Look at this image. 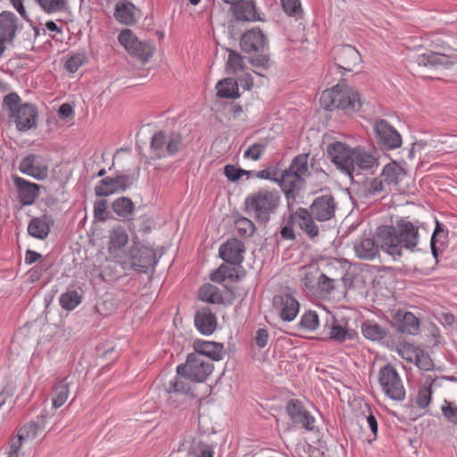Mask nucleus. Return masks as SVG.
Returning <instances> with one entry per match:
<instances>
[{
    "instance_id": "obj_1",
    "label": "nucleus",
    "mask_w": 457,
    "mask_h": 457,
    "mask_svg": "<svg viewBox=\"0 0 457 457\" xmlns=\"http://www.w3.org/2000/svg\"><path fill=\"white\" fill-rule=\"evenodd\" d=\"M213 364L199 353L187 355L185 364L177 367V375L163 383L164 393L168 404L178 408L187 399L196 397L192 384L204 382L212 372Z\"/></svg>"
},
{
    "instance_id": "obj_2",
    "label": "nucleus",
    "mask_w": 457,
    "mask_h": 457,
    "mask_svg": "<svg viewBox=\"0 0 457 457\" xmlns=\"http://www.w3.org/2000/svg\"><path fill=\"white\" fill-rule=\"evenodd\" d=\"M377 237L381 249L395 260L402 255L403 248L413 250L418 245L419 228L411 221L400 220L395 227H378Z\"/></svg>"
},
{
    "instance_id": "obj_3",
    "label": "nucleus",
    "mask_w": 457,
    "mask_h": 457,
    "mask_svg": "<svg viewBox=\"0 0 457 457\" xmlns=\"http://www.w3.org/2000/svg\"><path fill=\"white\" fill-rule=\"evenodd\" d=\"M378 158L375 154L368 152L361 146H350L345 143V174H346L352 183L356 185V188H345V193L353 202L352 191H359V187L363 184L366 178L361 173L362 170H372L378 167Z\"/></svg>"
},
{
    "instance_id": "obj_4",
    "label": "nucleus",
    "mask_w": 457,
    "mask_h": 457,
    "mask_svg": "<svg viewBox=\"0 0 457 457\" xmlns=\"http://www.w3.org/2000/svg\"><path fill=\"white\" fill-rule=\"evenodd\" d=\"M280 204V193L276 189L261 188L245 200V212L258 223L266 224Z\"/></svg>"
},
{
    "instance_id": "obj_5",
    "label": "nucleus",
    "mask_w": 457,
    "mask_h": 457,
    "mask_svg": "<svg viewBox=\"0 0 457 457\" xmlns=\"http://www.w3.org/2000/svg\"><path fill=\"white\" fill-rule=\"evenodd\" d=\"M308 158L309 154H298L284 170L280 179H275L288 200L295 199L305 185V177L309 173Z\"/></svg>"
},
{
    "instance_id": "obj_6",
    "label": "nucleus",
    "mask_w": 457,
    "mask_h": 457,
    "mask_svg": "<svg viewBox=\"0 0 457 457\" xmlns=\"http://www.w3.org/2000/svg\"><path fill=\"white\" fill-rule=\"evenodd\" d=\"M378 382L384 394L390 399L401 402L405 398L406 391L403 381L391 364H386L379 370Z\"/></svg>"
},
{
    "instance_id": "obj_7",
    "label": "nucleus",
    "mask_w": 457,
    "mask_h": 457,
    "mask_svg": "<svg viewBox=\"0 0 457 457\" xmlns=\"http://www.w3.org/2000/svg\"><path fill=\"white\" fill-rule=\"evenodd\" d=\"M182 137L179 133L171 132L169 136L160 130L152 137L150 150L155 159L167 158L176 154L181 146Z\"/></svg>"
},
{
    "instance_id": "obj_8",
    "label": "nucleus",
    "mask_w": 457,
    "mask_h": 457,
    "mask_svg": "<svg viewBox=\"0 0 457 457\" xmlns=\"http://www.w3.org/2000/svg\"><path fill=\"white\" fill-rule=\"evenodd\" d=\"M120 44L128 53L145 62L152 57L154 47L147 42L139 40L131 29H125L118 36Z\"/></svg>"
},
{
    "instance_id": "obj_9",
    "label": "nucleus",
    "mask_w": 457,
    "mask_h": 457,
    "mask_svg": "<svg viewBox=\"0 0 457 457\" xmlns=\"http://www.w3.org/2000/svg\"><path fill=\"white\" fill-rule=\"evenodd\" d=\"M373 129L377 143L381 147L392 150L401 146V135L387 120L384 119L376 120Z\"/></svg>"
},
{
    "instance_id": "obj_10",
    "label": "nucleus",
    "mask_w": 457,
    "mask_h": 457,
    "mask_svg": "<svg viewBox=\"0 0 457 457\" xmlns=\"http://www.w3.org/2000/svg\"><path fill=\"white\" fill-rule=\"evenodd\" d=\"M228 55L226 63V71L228 74L235 75L240 81L241 86L250 90L253 85V78L247 72V66L243 56L231 49H227Z\"/></svg>"
},
{
    "instance_id": "obj_11",
    "label": "nucleus",
    "mask_w": 457,
    "mask_h": 457,
    "mask_svg": "<svg viewBox=\"0 0 457 457\" xmlns=\"http://www.w3.org/2000/svg\"><path fill=\"white\" fill-rule=\"evenodd\" d=\"M130 265L133 270L146 272L157 263L154 251L148 246L135 243L129 251Z\"/></svg>"
},
{
    "instance_id": "obj_12",
    "label": "nucleus",
    "mask_w": 457,
    "mask_h": 457,
    "mask_svg": "<svg viewBox=\"0 0 457 457\" xmlns=\"http://www.w3.org/2000/svg\"><path fill=\"white\" fill-rule=\"evenodd\" d=\"M287 413L291 421L307 431H314L315 418L305 408L303 403L297 399H291L287 403Z\"/></svg>"
},
{
    "instance_id": "obj_13",
    "label": "nucleus",
    "mask_w": 457,
    "mask_h": 457,
    "mask_svg": "<svg viewBox=\"0 0 457 457\" xmlns=\"http://www.w3.org/2000/svg\"><path fill=\"white\" fill-rule=\"evenodd\" d=\"M133 183V178L129 175H120L116 178L106 177L102 179L95 187L98 196H108L112 194L123 192Z\"/></svg>"
},
{
    "instance_id": "obj_14",
    "label": "nucleus",
    "mask_w": 457,
    "mask_h": 457,
    "mask_svg": "<svg viewBox=\"0 0 457 457\" xmlns=\"http://www.w3.org/2000/svg\"><path fill=\"white\" fill-rule=\"evenodd\" d=\"M240 47L248 54L264 52L268 47V39L259 28H253L241 36Z\"/></svg>"
},
{
    "instance_id": "obj_15",
    "label": "nucleus",
    "mask_w": 457,
    "mask_h": 457,
    "mask_svg": "<svg viewBox=\"0 0 457 457\" xmlns=\"http://www.w3.org/2000/svg\"><path fill=\"white\" fill-rule=\"evenodd\" d=\"M273 305L279 311L280 318L285 321H292L299 312L300 304L290 294H281L273 298Z\"/></svg>"
},
{
    "instance_id": "obj_16",
    "label": "nucleus",
    "mask_w": 457,
    "mask_h": 457,
    "mask_svg": "<svg viewBox=\"0 0 457 457\" xmlns=\"http://www.w3.org/2000/svg\"><path fill=\"white\" fill-rule=\"evenodd\" d=\"M37 111L35 105L31 104H23L19 106L16 112L12 115L16 123V128L20 131H27L36 127V119Z\"/></svg>"
},
{
    "instance_id": "obj_17",
    "label": "nucleus",
    "mask_w": 457,
    "mask_h": 457,
    "mask_svg": "<svg viewBox=\"0 0 457 457\" xmlns=\"http://www.w3.org/2000/svg\"><path fill=\"white\" fill-rule=\"evenodd\" d=\"M244 244L236 238H232L222 244L219 250L220 258L230 264H240L243 262Z\"/></svg>"
},
{
    "instance_id": "obj_18",
    "label": "nucleus",
    "mask_w": 457,
    "mask_h": 457,
    "mask_svg": "<svg viewBox=\"0 0 457 457\" xmlns=\"http://www.w3.org/2000/svg\"><path fill=\"white\" fill-rule=\"evenodd\" d=\"M113 15L120 23L131 26L141 18L142 12L132 3L120 1L116 4Z\"/></svg>"
},
{
    "instance_id": "obj_19",
    "label": "nucleus",
    "mask_w": 457,
    "mask_h": 457,
    "mask_svg": "<svg viewBox=\"0 0 457 457\" xmlns=\"http://www.w3.org/2000/svg\"><path fill=\"white\" fill-rule=\"evenodd\" d=\"M20 170L37 180H43L48 176V168L38 162V157L29 154L23 158L19 165Z\"/></svg>"
},
{
    "instance_id": "obj_20",
    "label": "nucleus",
    "mask_w": 457,
    "mask_h": 457,
    "mask_svg": "<svg viewBox=\"0 0 457 457\" xmlns=\"http://www.w3.org/2000/svg\"><path fill=\"white\" fill-rule=\"evenodd\" d=\"M311 213L318 220H329L335 212L334 199L331 195H322L311 205Z\"/></svg>"
},
{
    "instance_id": "obj_21",
    "label": "nucleus",
    "mask_w": 457,
    "mask_h": 457,
    "mask_svg": "<svg viewBox=\"0 0 457 457\" xmlns=\"http://www.w3.org/2000/svg\"><path fill=\"white\" fill-rule=\"evenodd\" d=\"M13 183L17 188L19 198L22 204L30 205L34 204L38 196L40 187L36 183L29 182L20 177H14Z\"/></svg>"
},
{
    "instance_id": "obj_22",
    "label": "nucleus",
    "mask_w": 457,
    "mask_h": 457,
    "mask_svg": "<svg viewBox=\"0 0 457 457\" xmlns=\"http://www.w3.org/2000/svg\"><path fill=\"white\" fill-rule=\"evenodd\" d=\"M195 325L201 334L212 335L217 327L216 316L210 308H201L195 312Z\"/></svg>"
},
{
    "instance_id": "obj_23",
    "label": "nucleus",
    "mask_w": 457,
    "mask_h": 457,
    "mask_svg": "<svg viewBox=\"0 0 457 457\" xmlns=\"http://www.w3.org/2000/svg\"><path fill=\"white\" fill-rule=\"evenodd\" d=\"M415 62L419 67L428 69L448 67L453 63L448 55L431 51L419 54Z\"/></svg>"
},
{
    "instance_id": "obj_24",
    "label": "nucleus",
    "mask_w": 457,
    "mask_h": 457,
    "mask_svg": "<svg viewBox=\"0 0 457 457\" xmlns=\"http://www.w3.org/2000/svg\"><path fill=\"white\" fill-rule=\"evenodd\" d=\"M363 102L353 87L345 86V116H361Z\"/></svg>"
},
{
    "instance_id": "obj_25",
    "label": "nucleus",
    "mask_w": 457,
    "mask_h": 457,
    "mask_svg": "<svg viewBox=\"0 0 457 457\" xmlns=\"http://www.w3.org/2000/svg\"><path fill=\"white\" fill-rule=\"evenodd\" d=\"M340 81L333 87L324 90L320 96V104L328 111L338 110L343 104V89Z\"/></svg>"
},
{
    "instance_id": "obj_26",
    "label": "nucleus",
    "mask_w": 457,
    "mask_h": 457,
    "mask_svg": "<svg viewBox=\"0 0 457 457\" xmlns=\"http://www.w3.org/2000/svg\"><path fill=\"white\" fill-rule=\"evenodd\" d=\"M232 5L233 13L237 20L245 21H262L253 0L239 1Z\"/></svg>"
},
{
    "instance_id": "obj_27",
    "label": "nucleus",
    "mask_w": 457,
    "mask_h": 457,
    "mask_svg": "<svg viewBox=\"0 0 457 457\" xmlns=\"http://www.w3.org/2000/svg\"><path fill=\"white\" fill-rule=\"evenodd\" d=\"M54 223L51 216L43 215L30 220L28 225V233L37 239H45L50 232V227Z\"/></svg>"
},
{
    "instance_id": "obj_28",
    "label": "nucleus",
    "mask_w": 457,
    "mask_h": 457,
    "mask_svg": "<svg viewBox=\"0 0 457 457\" xmlns=\"http://www.w3.org/2000/svg\"><path fill=\"white\" fill-rule=\"evenodd\" d=\"M378 241L377 243L370 237L357 240L353 244V250L356 255L361 259L371 260L375 258L378 253Z\"/></svg>"
},
{
    "instance_id": "obj_29",
    "label": "nucleus",
    "mask_w": 457,
    "mask_h": 457,
    "mask_svg": "<svg viewBox=\"0 0 457 457\" xmlns=\"http://www.w3.org/2000/svg\"><path fill=\"white\" fill-rule=\"evenodd\" d=\"M195 353H199L206 359L219 361L222 358V345L209 341H195L194 343Z\"/></svg>"
},
{
    "instance_id": "obj_30",
    "label": "nucleus",
    "mask_w": 457,
    "mask_h": 457,
    "mask_svg": "<svg viewBox=\"0 0 457 457\" xmlns=\"http://www.w3.org/2000/svg\"><path fill=\"white\" fill-rule=\"evenodd\" d=\"M217 96L220 98L237 99L240 96L238 83L233 78H226L216 85Z\"/></svg>"
},
{
    "instance_id": "obj_31",
    "label": "nucleus",
    "mask_w": 457,
    "mask_h": 457,
    "mask_svg": "<svg viewBox=\"0 0 457 457\" xmlns=\"http://www.w3.org/2000/svg\"><path fill=\"white\" fill-rule=\"evenodd\" d=\"M16 19L14 14L3 12L0 15V37L6 42H12L16 31Z\"/></svg>"
},
{
    "instance_id": "obj_32",
    "label": "nucleus",
    "mask_w": 457,
    "mask_h": 457,
    "mask_svg": "<svg viewBox=\"0 0 457 457\" xmlns=\"http://www.w3.org/2000/svg\"><path fill=\"white\" fill-rule=\"evenodd\" d=\"M70 382L68 378L55 383L53 388V406L57 409L64 404L70 394Z\"/></svg>"
},
{
    "instance_id": "obj_33",
    "label": "nucleus",
    "mask_w": 457,
    "mask_h": 457,
    "mask_svg": "<svg viewBox=\"0 0 457 457\" xmlns=\"http://www.w3.org/2000/svg\"><path fill=\"white\" fill-rule=\"evenodd\" d=\"M296 216L299 220L300 228L306 232L310 237L318 236L319 228L313 221L315 218L312 215L311 212L300 208L296 212Z\"/></svg>"
},
{
    "instance_id": "obj_34",
    "label": "nucleus",
    "mask_w": 457,
    "mask_h": 457,
    "mask_svg": "<svg viewBox=\"0 0 457 457\" xmlns=\"http://www.w3.org/2000/svg\"><path fill=\"white\" fill-rule=\"evenodd\" d=\"M129 236L126 229L121 226L114 227L110 231L109 249L116 251L121 249L127 245Z\"/></svg>"
},
{
    "instance_id": "obj_35",
    "label": "nucleus",
    "mask_w": 457,
    "mask_h": 457,
    "mask_svg": "<svg viewBox=\"0 0 457 457\" xmlns=\"http://www.w3.org/2000/svg\"><path fill=\"white\" fill-rule=\"evenodd\" d=\"M199 299L210 303H223V296L220 290L212 284H205L199 289Z\"/></svg>"
},
{
    "instance_id": "obj_36",
    "label": "nucleus",
    "mask_w": 457,
    "mask_h": 457,
    "mask_svg": "<svg viewBox=\"0 0 457 457\" xmlns=\"http://www.w3.org/2000/svg\"><path fill=\"white\" fill-rule=\"evenodd\" d=\"M41 421H31L20 428L18 438L13 439L12 442H15L16 445L20 444L21 445V442L26 439L34 438L37 436L38 432L43 430Z\"/></svg>"
},
{
    "instance_id": "obj_37",
    "label": "nucleus",
    "mask_w": 457,
    "mask_h": 457,
    "mask_svg": "<svg viewBox=\"0 0 457 457\" xmlns=\"http://www.w3.org/2000/svg\"><path fill=\"white\" fill-rule=\"evenodd\" d=\"M420 322L411 312H405L398 320V330L402 333L415 335L419 330Z\"/></svg>"
},
{
    "instance_id": "obj_38",
    "label": "nucleus",
    "mask_w": 457,
    "mask_h": 457,
    "mask_svg": "<svg viewBox=\"0 0 457 457\" xmlns=\"http://www.w3.org/2000/svg\"><path fill=\"white\" fill-rule=\"evenodd\" d=\"M361 63V56L358 50L351 45H345V72L354 71Z\"/></svg>"
},
{
    "instance_id": "obj_39",
    "label": "nucleus",
    "mask_w": 457,
    "mask_h": 457,
    "mask_svg": "<svg viewBox=\"0 0 457 457\" xmlns=\"http://www.w3.org/2000/svg\"><path fill=\"white\" fill-rule=\"evenodd\" d=\"M113 212L124 219H130L134 211V204L129 197L117 198L112 203Z\"/></svg>"
},
{
    "instance_id": "obj_40",
    "label": "nucleus",
    "mask_w": 457,
    "mask_h": 457,
    "mask_svg": "<svg viewBox=\"0 0 457 457\" xmlns=\"http://www.w3.org/2000/svg\"><path fill=\"white\" fill-rule=\"evenodd\" d=\"M363 336L370 340H380L386 336V331L381 326L372 321H366L361 326Z\"/></svg>"
},
{
    "instance_id": "obj_41",
    "label": "nucleus",
    "mask_w": 457,
    "mask_h": 457,
    "mask_svg": "<svg viewBox=\"0 0 457 457\" xmlns=\"http://www.w3.org/2000/svg\"><path fill=\"white\" fill-rule=\"evenodd\" d=\"M37 3L46 13L62 12L69 9L68 0H37Z\"/></svg>"
},
{
    "instance_id": "obj_42",
    "label": "nucleus",
    "mask_w": 457,
    "mask_h": 457,
    "mask_svg": "<svg viewBox=\"0 0 457 457\" xmlns=\"http://www.w3.org/2000/svg\"><path fill=\"white\" fill-rule=\"evenodd\" d=\"M327 154L330 162H333L336 167L343 171V143L334 142L328 145Z\"/></svg>"
},
{
    "instance_id": "obj_43",
    "label": "nucleus",
    "mask_w": 457,
    "mask_h": 457,
    "mask_svg": "<svg viewBox=\"0 0 457 457\" xmlns=\"http://www.w3.org/2000/svg\"><path fill=\"white\" fill-rule=\"evenodd\" d=\"M400 172L401 168L395 162H390L383 168L380 176L386 185H397Z\"/></svg>"
},
{
    "instance_id": "obj_44",
    "label": "nucleus",
    "mask_w": 457,
    "mask_h": 457,
    "mask_svg": "<svg viewBox=\"0 0 457 457\" xmlns=\"http://www.w3.org/2000/svg\"><path fill=\"white\" fill-rule=\"evenodd\" d=\"M61 306L67 310H74L81 302V296L76 291H68L63 293L60 296Z\"/></svg>"
},
{
    "instance_id": "obj_45",
    "label": "nucleus",
    "mask_w": 457,
    "mask_h": 457,
    "mask_svg": "<svg viewBox=\"0 0 457 457\" xmlns=\"http://www.w3.org/2000/svg\"><path fill=\"white\" fill-rule=\"evenodd\" d=\"M420 347H416L415 345L409 343H403L397 345L396 352L405 361L410 362H414L415 359L418 355V351H420Z\"/></svg>"
},
{
    "instance_id": "obj_46",
    "label": "nucleus",
    "mask_w": 457,
    "mask_h": 457,
    "mask_svg": "<svg viewBox=\"0 0 457 457\" xmlns=\"http://www.w3.org/2000/svg\"><path fill=\"white\" fill-rule=\"evenodd\" d=\"M319 326V317L315 312L308 311L301 318L299 328L305 331H313Z\"/></svg>"
},
{
    "instance_id": "obj_47",
    "label": "nucleus",
    "mask_w": 457,
    "mask_h": 457,
    "mask_svg": "<svg viewBox=\"0 0 457 457\" xmlns=\"http://www.w3.org/2000/svg\"><path fill=\"white\" fill-rule=\"evenodd\" d=\"M441 411L448 422L457 426V404L454 402L445 400Z\"/></svg>"
},
{
    "instance_id": "obj_48",
    "label": "nucleus",
    "mask_w": 457,
    "mask_h": 457,
    "mask_svg": "<svg viewBox=\"0 0 457 457\" xmlns=\"http://www.w3.org/2000/svg\"><path fill=\"white\" fill-rule=\"evenodd\" d=\"M236 228L240 236H252L255 230L253 222L248 218L241 217L235 222Z\"/></svg>"
},
{
    "instance_id": "obj_49",
    "label": "nucleus",
    "mask_w": 457,
    "mask_h": 457,
    "mask_svg": "<svg viewBox=\"0 0 457 457\" xmlns=\"http://www.w3.org/2000/svg\"><path fill=\"white\" fill-rule=\"evenodd\" d=\"M320 278V271L318 269L306 270L304 278H303V286L310 292H313L318 287V280Z\"/></svg>"
},
{
    "instance_id": "obj_50",
    "label": "nucleus",
    "mask_w": 457,
    "mask_h": 457,
    "mask_svg": "<svg viewBox=\"0 0 457 457\" xmlns=\"http://www.w3.org/2000/svg\"><path fill=\"white\" fill-rule=\"evenodd\" d=\"M283 10L289 16H300L303 12L300 0H280Z\"/></svg>"
},
{
    "instance_id": "obj_51",
    "label": "nucleus",
    "mask_w": 457,
    "mask_h": 457,
    "mask_svg": "<svg viewBox=\"0 0 457 457\" xmlns=\"http://www.w3.org/2000/svg\"><path fill=\"white\" fill-rule=\"evenodd\" d=\"M413 363L421 370H431L434 367L430 356L422 349L418 351L417 358Z\"/></svg>"
},
{
    "instance_id": "obj_52",
    "label": "nucleus",
    "mask_w": 457,
    "mask_h": 457,
    "mask_svg": "<svg viewBox=\"0 0 457 457\" xmlns=\"http://www.w3.org/2000/svg\"><path fill=\"white\" fill-rule=\"evenodd\" d=\"M265 145L255 143L248 147L244 153V158L258 161L262 158L265 152Z\"/></svg>"
},
{
    "instance_id": "obj_53",
    "label": "nucleus",
    "mask_w": 457,
    "mask_h": 457,
    "mask_svg": "<svg viewBox=\"0 0 457 457\" xmlns=\"http://www.w3.org/2000/svg\"><path fill=\"white\" fill-rule=\"evenodd\" d=\"M431 387L429 386H422L418 392L417 405L422 409L428 407L431 401Z\"/></svg>"
},
{
    "instance_id": "obj_54",
    "label": "nucleus",
    "mask_w": 457,
    "mask_h": 457,
    "mask_svg": "<svg viewBox=\"0 0 457 457\" xmlns=\"http://www.w3.org/2000/svg\"><path fill=\"white\" fill-rule=\"evenodd\" d=\"M21 98L16 93H10L4 98V106L10 112V117L13 115L21 104Z\"/></svg>"
},
{
    "instance_id": "obj_55",
    "label": "nucleus",
    "mask_w": 457,
    "mask_h": 457,
    "mask_svg": "<svg viewBox=\"0 0 457 457\" xmlns=\"http://www.w3.org/2000/svg\"><path fill=\"white\" fill-rule=\"evenodd\" d=\"M86 56L80 54L71 55L65 62V68L71 73L76 72L85 62Z\"/></svg>"
},
{
    "instance_id": "obj_56",
    "label": "nucleus",
    "mask_w": 457,
    "mask_h": 457,
    "mask_svg": "<svg viewBox=\"0 0 457 457\" xmlns=\"http://www.w3.org/2000/svg\"><path fill=\"white\" fill-rule=\"evenodd\" d=\"M386 183L384 179L380 177L375 178L369 182L368 185L365 186V192L368 195H375L378 193H381L386 190Z\"/></svg>"
},
{
    "instance_id": "obj_57",
    "label": "nucleus",
    "mask_w": 457,
    "mask_h": 457,
    "mask_svg": "<svg viewBox=\"0 0 457 457\" xmlns=\"http://www.w3.org/2000/svg\"><path fill=\"white\" fill-rule=\"evenodd\" d=\"M249 171H246L242 169H237L235 166L228 164L224 167V174L230 181L238 180L243 174H248Z\"/></svg>"
},
{
    "instance_id": "obj_58",
    "label": "nucleus",
    "mask_w": 457,
    "mask_h": 457,
    "mask_svg": "<svg viewBox=\"0 0 457 457\" xmlns=\"http://www.w3.org/2000/svg\"><path fill=\"white\" fill-rule=\"evenodd\" d=\"M317 287L320 291L329 293L331 290L334 289V279L329 278L325 274L320 273Z\"/></svg>"
},
{
    "instance_id": "obj_59",
    "label": "nucleus",
    "mask_w": 457,
    "mask_h": 457,
    "mask_svg": "<svg viewBox=\"0 0 457 457\" xmlns=\"http://www.w3.org/2000/svg\"><path fill=\"white\" fill-rule=\"evenodd\" d=\"M107 204L105 200H99L95 203L94 214L95 218L98 220H106Z\"/></svg>"
},
{
    "instance_id": "obj_60",
    "label": "nucleus",
    "mask_w": 457,
    "mask_h": 457,
    "mask_svg": "<svg viewBox=\"0 0 457 457\" xmlns=\"http://www.w3.org/2000/svg\"><path fill=\"white\" fill-rule=\"evenodd\" d=\"M253 341L259 348L265 347L269 341L268 330L266 328L257 329L253 337Z\"/></svg>"
},
{
    "instance_id": "obj_61",
    "label": "nucleus",
    "mask_w": 457,
    "mask_h": 457,
    "mask_svg": "<svg viewBox=\"0 0 457 457\" xmlns=\"http://www.w3.org/2000/svg\"><path fill=\"white\" fill-rule=\"evenodd\" d=\"M250 62L256 68L267 70L270 67V58L267 54H259L250 59Z\"/></svg>"
},
{
    "instance_id": "obj_62",
    "label": "nucleus",
    "mask_w": 457,
    "mask_h": 457,
    "mask_svg": "<svg viewBox=\"0 0 457 457\" xmlns=\"http://www.w3.org/2000/svg\"><path fill=\"white\" fill-rule=\"evenodd\" d=\"M363 420H365L368 427L370 428V431L373 434V438L369 440L370 442H371L372 440L376 439L377 435H378V421H377L375 416L372 414L364 416Z\"/></svg>"
},
{
    "instance_id": "obj_63",
    "label": "nucleus",
    "mask_w": 457,
    "mask_h": 457,
    "mask_svg": "<svg viewBox=\"0 0 457 457\" xmlns=\"http://www.w3.org/2000/svg\"><path fill=\"white\" fill-rule=\"evenodd\" d=\"M214 449L213 446L210 445H200L197 452L195 453V457H213Z\"/></svg>"
},
{
    "instance_id": "obj_64",
    "label": "nucleus",
    "mask_w": 457,
    "mask_h": 457,
    "mask_svg": "<svg viewBox=\"0 0 457 457\" xmlns=\"http://www.w3.org/2000/svg\"><path fill=\"white\" fill-rule=\"evenodd\" d=\"M226 270L227 268L224 265H221L217 270L212 273L211 279L215 282L223 281L227 277Z\"/></svg>"
}]
</instances>
